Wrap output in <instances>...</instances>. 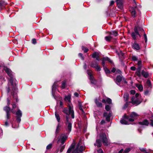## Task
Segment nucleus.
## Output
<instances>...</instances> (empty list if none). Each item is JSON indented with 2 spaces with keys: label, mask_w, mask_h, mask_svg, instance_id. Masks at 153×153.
I'll return each instance as SVG.
<instances>
[{
  "label": "nucleus",
  "mask_w": 153,
  "mask_h": 153,
  "mask_svg": "<svg viewBox=\"0 0 153 153\" xmlns=\"http://www.w3.org/2000/svg\"><path fill=\"white\" fill-rule=\"evenodd\" d=\"M105 146H107L110 144L108 138L105 133L102 132L99 134V138L96 139L97 147L99 148L102 146V144Z\"/></svg>",
  "instance_id": "nucleus-1"
},
{
  "label": "nucleus",
  "mask_w": 153,
  "mask_h": 153,
  "mask_svg": "<svg viewBox=\"0 0 153 153\" xmlns=\"http://www.w3.org/2000/svg\"><path fill=\"white\" fill-rule=\"evenodd\" d=\"M68 106V109L67 108H65L62 110V112L66 114V115H69L71 114V118L74 119L75 117L74 112V110H73L72 105V104H69Z\"/></svg>",
  "instance_id": "nucleus-2"
},
{
  "label": "nucleus",
  "mask_w": 153,
  "mask_h": 153,
  "mask_svg": "<svg viewBox=\"0 0 153 153\" xmlns=\"http://www.w3.org/2000/svg\"><path fill=\"white\" fill-rule=\"evenodd\" d=\"M139 115L137 114L134 112H132L131 113L129 114L128 115H127L125 114L123 116V118L128 120L129 122H133L134 121V119L138 117Z\"/></svg>",
  "instance_id": "nucleus-3"
},
{
  "label": "nucleus",
  "mask_w": 153,
  "mask_h": 153,
  "mask_svg": "<svg viewBox=\"0 0 153 153\" xmlns=\"http://www.w3.org/2000/svg\"><path fill=\"white\" fill-rule=\"evenodd\" d=\"M134 32L132 33L131 35L133 38H136L141 37L139 33L140 31L144 32L143 29L140 27H135L134 29Z\"/></svg>",
  "instance_id": "nucleus-4"
},
{
  "label": "nucleus",
  "mask_w": 153,
  "mask_h": 153,
  "mask_svg": "<svg viewBox=\"0 0 153 153\" xmlns=\"http://www.w3.org/2000/svg\"><path fill=\"white\" fill-rule=\"evenodd\" d=\"M16 115V120L17 122V123H20L21 121V117H22V111L18 109L15 113Z\"/></svg>",
  "instance_id": "nucleus-5"
},
{
  "label": "nucleus",
  "mask_w": 153,
  "mask_h": 153,
  "mask_svg": "<svg viewBox=\"0 0 153 153\" xmlns=\"http://www.w3.org/2000/svg\"><path fill=\"white\" fill-rule=\"evenodd\" d=\"M134 2V6H135V7H132L129 8V10L131 13V16H132L135 17V16L136 13V10H137V8L136 4L135 2V0H133Z\"/></svg>",
  "instance_id": "nucleus-6"
},
{
  "label": "nucleus",
  "mask_w": 153,
  "mask_h": 153,
  "mask_svg": "<svg viewBox=\"0 0 153 153\" xmlns=\"http://www.w3.org/2000/svg\"><path fill=\"white\" fill-rule=\"evenodd\" d=\"M4 110L6 112V120H8L10 118V114L9 112L10 111V108L8 106H6L4 108Z\"/></svg>",
  "instance_id": "nucleus-7"
},
{
  "label": "nucleus",
  "mask_w": 153,
  "mask_h": 153,
  "mask_svg": "<svg viewBox=\"0 0 153 153\" xmlns=\"http://www.w3.org/2000/svg\"><path fill=\"white\" fill-rule=\"evenodd\" d=\"M116 1L118 7L120 9H122L124 6V0H116Z\"/></svg>",
  "instance_id": "nucleus-8"
},
{
  "label": "nucleus",
  "mask_w": 153,
  "mask_h": 153,
  "mask_svg": "<svg viewBox=\"0 0 153 153\" xmlns=\"http://www.w3.org/2000/svg\"><path fill=\"white\" fill-rule=\"evenodd\" d=\"M112 115V112L111 111H109V113L107 112H104L103 114V117H106V120L108 122H109L110 121V117Z\"/></svg>",
  "instance_id": "nucleus-9"
},
{
  "label": "nucleus",
  "mask_w": 153,
  "mask_h": 153,
  "mask_svg": "<svg viewBox=\"0 0 153 153\" xmlns=\"http://www.w3.org/2000/svg\"><path fill=\"white\" fill-rule=\"evenodd\" d=\"M4 71H5L6 73L7 74L9 77H13V75L12 74V71L10 69L8 68L7 67V66H4Z\"/></svg>",
  "instance_id": "nucleus-10"
},
{
  "label": "nucleus",
  "mask_w": 153,
  "mask_h": 153,
  "mask_svg": "<svg viewBox=\"0 0 153 153\" xmlns=\"http://www.w3.org/2000/svg\"><path fill=\"white\" fill-rule=\"evenodd\" d=\"M118 35L117 32L115 31H113L110 32V35L109 36H106L105 38H112Z\"/></svg>",
  "instance_id": "nucleus-11"
},
{
  "label": "nucleus",
  "mask_w": 153,
  "mask_h": 153,
  "mask_svg": "<svg viewBox=\"0 0 153 153\" xmlns=\"http://www.w3.org/2000/svg\"><path fill=\"white\" fill-rule=\"evenodd\" d=\"M139 124L145 126H148L149 123V121L146 119L143 120L142 122H140L138 123Z\"/></svg>",
  "instance_id": "nucleus-12"
},
{
  "label": "nucleus",
  "mask_w": 153,
  "mask_h": 153,
  "mask_svg": "<svg viewBox=\"0 0 153 153\" xmlns=\"http://www.w3.org/2000/svg\"><path fill=\"white\" fill-rule=\"evenodd\" d=\"M141 74V76L142 75L145 78H148L149 76L148 72H146L143 70L142 71Z\"/></svg>",
  "instance_id": "nucleus-13"
},
{
  "label": "nucleus",
  "mask_w": 153,
  "mask_h": 153,
  "mask_svg": "<svg viewBox=\"0 0 153 153\" xmlns=\"http://www.w3.org/2000/svg\"><path fill=\"white\" fill-rule=\"evenodd\" d=\"M132 48L136 50L140 49V47L138 43L134 42L132 45Z\"/></svg>",
  "instance_id": "nucleus-14"
},
{
  "label": "nucleus",
  "mask_w": 153,
  "mask_h": 153,
  "mask_svg": "<svg viewBox=\"0 0 153 153\" xmlns=\"http://www.w3.org/2000/svg\"><path fill=\"white\" fill-rule=\"evenodd\" d=\"M129 103H131L133 105H137L140 104L141 102L138 100H136L134 101H129Z\"/></svg>",
  "instance_id": "nucleus-15"
},
{
  "label": "nucleus",
  "mask_w": 153,
  "mask_h": 153,
  "mask_svg": "<svg viewBox=\"0 0 153 153\" xmlns=\"http://www.w3.org/2000/svg\"><path fill=\"white\" fill-rule=\"evenodd\" d=\"M63 120H65V123L66 125H67L68 123H71L69 122V115H63Z\"/></svg>",
  "instance_id": "nucleus-16"
},
{
  "label": "nucleus",
  "mask_w": 153,
  "mask_h": 153,
  "mask_svg": "<svg viewBox=\"0 0 153 153\" xmlns=\"http://www.w3.org/2000/svg\"><path fill=\"white\" fill-rule=\"evenodd\" d=\"M67 138L68 137L65 135H64L60 139L62 145L65 143Z\"/></svg>",
  "instance_id": "nucleus-17"
},
{
  "label": "nucleus",
  "mask_w": 153,
  "mask_h": 153,
  "mask_svg": "<svg viewBox=\"0 0 153 153\" xmlns=\"http://www.w3.org/2000/svg\"><path fill=\"white\" fill-rule=\"evenodd\" d=\"M123 77L122 75H118L116 77V81L118 83L120 82L122 80Z\"/></svg>",
  "instance_id": "nucleus-18"
},
{
  "label": "nucleus",
  "mask_w": 153,
  "mask_h": 153,
  "mask_svg": "<svg viewBox=\"0 0 153 153\" xmlns=\"http://www.w3.org/2000/svg\"><path fill=\"white\" fill-rule=\"evenodd\" d=\"M89 79L91 81V83L94 85H96L97 83V81L94 79V76H91V77L89 78Z\"/></svg>",
  "instance_id": "nucleus-19"
},
{
  "label": "nucleus",
  "mask_w": 153,
  "mask_h": 153,
  "mask_svg": "<svg viewBox=\"0 0 153 153\" xmlns=\"http://www.w3.org/2000/svg\"><path fill=\"white\" fill-rule=\"evenodd\" d=\"M55 115L56 120H57L58 122L59 123V122L61 120L60 117L59 116L58 112L56 111L55 112Z\"/></svg>",
  "instance_id": "nucleus-20"
},
{
  "label": "nucleus",
  "mask_w": 153,
  "mask_h": 153,
  "mask_svg": "<svg viewBox=\"0 0 153 153\" xmlns=\"http://www.w3.org/2000/svg\"><path fill=\"white\" fill-rule=\"evenodd\" d=\"M66 125L67 126L68 132H71L72 129V123H68Z\"/></svg>",
  "instance_id": "nucleus-21"
},
{
  "label": "nucleus",
  "mask_w": 153,
  "mask_h": 153,
  "mask_svg": "<svg viewBox=\"0 0 153 153\" xmlns=\"http://www.w3.org/2000/svg\"><path fill=\"white\" fill-rule=\"evenodd\" d=\"M98 65V63L96 61L92 62L91 63V66L93 68H95Z\"/></svg>",
  "instance_id": "nucleus-22"
},
{
  "label": "nucleus",
  "mask_w": 153,
  "mask_h": 153,
  "mask_svg": "<svg viewBox=\"0 0 153 153\" xmlns=\"http://www.w3.org/2000/svg\"><path fill=\"white\" fill-rule=\"evenodd\" d=\"M129 94L128 93H126L124 94V98L125 101H128L129 99Z\"/></svg>",
  "instance_id": "nucleus-23"
},
{
  "label": "nucleus",
  "mask_w": 153,
  "mask_h": 153,
  "mask_svg": "<svg viewBox=\"0 0 153 153\" xmlns=\"http://www.w3.org/2000/svg\"><path fill=\"white\" fill-rule=\"evenodd\" d=\"M71 94H68L67 96H65L64 98V100L66 101L67 100L69 102H71Z\"/></svg>",
  "instance_id": "nucleus-24"
},
{
  "label": "nucleus",
  "mask_w": 153,
  "mask_h": 153,
  "mask_svg": "<svg viewBox=\"0 0 153 153\" xmlns=\"http://www.w3.org/2000/svg\"><path fill=\"white\" fill-rule=\"evenodd\" d=\"M141 70L138 69L137 68L136 69V71L135 72V74H136L137 76H138L139 77H140L141 76Z\"/></svg>",
  "instance_id": "nucleus-25"
},
{
  "label": "nucleus",
  "mask_w": 153,
  "mask_h": 153,
  "mask_svg": "<svg viewBox=\"0 0 153 153\" xmlns=\"http://www.w3.org/2000/svg\"><path fill=\"white\" fill-rule=\"evenodd\" d=\"M103 68L104 71L106 75H108V74L111 73V71H110L107 67H103Z\"/></svg>",
  "instance_id": "nucleus-26"
},
{
  "label": "nucleus",
  "mask_w": 153,
  "mask_h": 153,
  "mask_svg": "<svg viewBox=\"0 0 153 153\" xmlns=\"http://www.w3.org/2000/svg\"><path fill=\"white\" fill-rule=\"evenodd\" d=\"M57 83L56 82H55L53 85L52 87V95L53 96L54 95V94L53 93V91L55 90L56 88V85Z\"/></svg>",
  "instance_id": "nucleus-27"
},
{
  "label": "nucleus",
  "mask_w": 153,
  "mask_h": 153,
  "mask_svg": "<svg viewBox=\"0 0 153 153\" xmlns=\"http://www.w3.org/2000/svg\"><path fill=\"white\" fill-rule=\"evenodd\" d=\"M61 126L60 125V124L59 123L58 124V125L57 126V127H56V130L55 133L56 134L59 133V129L61 128Z\"/></svg>",
  "instance_id": "nucleus-28"
},
{
  "label": "nucleus",
  "mask_w": 153,
  "mask_h": 153,
  "mask_svg": "<svg viewBox=\"0 0 153 153\" xmlns=\"http://www.w3.org/2000/svg\"><path fill=\"white\" fill-rule=\"evenodd\" d=\"M136 86L140 91H142L143 90V86L142 85H137Z\"/></svg>",
  "instance_id": "nucleus-29"
},
{
  "label": "nucleus",
  "mask_w": 153,
  "mask_h": 153,
  "mask_svg": "<svg viewBox=\"0 0 153 153\" xmlns=\"http://www.w3.org/2000/svg\"><path fill=\"white\" fill-rule=\"evenodd\" d=\"M95 103L97 105V106L99 108H102V104L101 102H99V101L96 100L95 101Z\"/></svg>",
  "instance_id": "nucleus-30"
},
{
  "label": "nucleus",
  "mask_w": 153,
  "mask_h": 153,
  "mask_svg": "<svg viewBox=\"0 0 153 153\" xmlns=\"http://www.w3.org/2000/svg\"><path fill=\"white\" fill-rule=\"evenodd\" d=\"M104 58H105V59L106 61H107L108 62H109L111 64H114V63L109 58H108V57L106 56V57H104Z\"/></svg>",
  "instance_id": "nucleus-31"
},
{
  "label": "nucleus",
  "mask_w": 153,
  "mask_h": 153,
  "mask_svg": "<svg viewBox=\"0 0 153 153\" xmlns=\"http://www.w3.org/2000/svg\"><path fill=\"white\" fill-rule=\"evenodd\" d=\"M98 56H99V53L97 52L93 53L92 55V58L94 59L96 58Z\"/></svg>",
  "instance_id": "nucleus-32"
},
{
  "label": "nucleus",
  "mask_w": 153,
  "mask_h": 153,
  "mask_svg": "<svg viewBox=\"0 0 153 153\" xmlns=\"http://www.w3.org/2000/svg\"><path fill=\"white\" fill-rule=\"evenodd\" d=\"M82 49L84 51V53H87L88 51V48L84 46H82Z\"/></svg>",
  "instance_id": "nucleus-33"
},
{
  "label": "nucleus",
  "mask_w": 153,
  "mask_h": 153,
  "mask_svg": "<svg viewBox=\"0 0 153 153\" xmlns=\"http://www.w3.org/2000/svg\"><path fill=\"white\" fill-rule=\"evenodd\" d=\"M66 82L65 81H62L61 85V88L62 89H64L66 86Z\"/></svg>",
  "instance_id": "nucleus-34"
},
{
  "label": "nucleus",
  "mask_w": 153,
  "mask_h": 153,
  "mask_svg": "<svg viewBox=\"0 0 153 153\" xmlns=\"http://www.w3.org/2000/svg\"><path fill=\"white\" fill-rule=\"evenodd\" d=\"M120 123L122 124L127 125L128 124V122L126 120L122 119L120 120Z\"/></svg>",
  "instance_id": "nucleus-35"
},
{
  "label": "nucleus",
  "mask_w": 153,
  "mask_h": 153,
  "mask_svg": "<svg viewBox=\"0 0 153 153\" xmlns=\"http://www.w3.org/2000/svg\"><path fill=\"white\" fill-rule=\"evenodd\" d=\"M146 84H147V86H148V87L152 88V85L151 81L149 79L147 80V81L146 82Z\"/></svg>",
  "instance_id": "nucleus-36"
},
{
  "label": "nucleus",
  "mask_w": 153,
  "mask_h": 153,
  "mask_svg": "<svg viewBox=\"0 0 153 153\" xmlns=\"http://www.w3.org/2000/svg\"><path fill=\"white\" fill-rule=\"evenodd\" d=\"M102 65L103 67H105V62L106 61V60L104 57L102 59Z\"/></svg>",
  "instance_id": "nucleus-37"
},
{
  "label": "nucleus",
  "mask_w": 153,
  "mask_h": 153,
  "mask_svg": "<svg viewBox=\"0 0 153 153\" xmlns=\"http://www.w3.org/2000/svg\"><path fill=\"white\" fill-rule=\"evenodd\" d=\"M106 102H107L109 105L111 104H112V100L110 98H107L106 99Z\"/></svg>",
  "instance_id": "nucleus-38"
},
{
  "label": "nucleus",
  "mask_w": 153,
  "mask_h": 153,
  "mask_svg": "<svg viewBox=\"0 0 153 153\" xmlns=\"http://www.w3.org/2000/svg\"><path fill=\"white\" fill-rule=\"evenodd\" d=\"M126 103L124 105V107H123V108L124 109H125L126 108L128 107L129 105L128 103L129 102L128 101H125Z\"/></svg>",
  "instance_id": "nucleus-39"
},
{
  "label": "nucleus",
  "mask_w": 153,
  "mask_h": 153,
  "mask_svg": "<svg viewBox=\"0 0 153 153\" xmlns=\"http://www.w3.org/2000/svg\"><path fill=\"white\" fill-rule=\"evenodd\" d=\"M105 109L107 111H109L111 109V108L109 105H105Z\"/></svg>",
  "instance_id": "nucleus-40"
},
{
  "label": "nucleus",
  "mask_w": 153,
  "mask_h": 153,
  "mask_svg": "<svg viewBox=\"0 0 153 153\" xmlns=\"http://www.w3.org/2000/svg\"><path fill=\"white\" fill-rule=\"evenodd\" d=\"M52 144H49L46 147V149L47 150L51 149L52 147Z\"/></svg>",
  "instance_id": "nucleus-41"
},
{
  "label": "nucleus",
  "mask_w": 153,
  "mask_h": 153,
  "mask_svg": "<svg viewBox=\"0 0 153 153\" xmlns=\"http://www.w3.org/2000/svg\"><path fill=\"white\" fill-rule=\"evenodd\" d=\"M131 59L133 61H137L138 60V59L135 56H132Z\"/></svg>",
  "instance_id": "nucleus-42"
},
{
  "label": "nucleus",
  "mask_w": 153,
  "mask_h": 153,
  "mask_svg": "<svg viewBox=\"0 0 153 153\" xmlns=\"http://www.w3.org/2000/svg\"><path fill=\"white\" fill-rule=\"evenodd\" d=\"M62 144L60 145V146H61V147H60V152L61 153L63 150H64V149L65 148V145H64V146H62Z\"/></svg>",
  "instance_id": "nucleus-43"
},
{
  "label": "nucleus",
  "mask_w": 153,
  "mask_h": 153,
  "mask_svg": "<svg viewBox=\"0 0 153 153\" xmlns=\"http://www.w3.org/2000/svg\"><path fill=\"white\" fill-rule=\"evenodd\" d=\"M11 95H12L13 97V98H16V97H17L16 94H15L14 91H12L11 92Z\"/></svg>",
  "instance_id": "nucleus-44"
},
{
  "label": "nucleus",
  "mask_w": 153,
  "mask_h": 153,
  "mask_svg": "<svg viewBox=\"0 0 153 153\" xmlns=\"http://www.w3.org/2000/svg\"><path fill=\"white\" fill-rule=\"evenodd\" d=\"M131 150L130 148H128L126 149L125 150H124L123 153H128V152Z\"/></svg>",
  "instance_id": "nucleus-45"
},
{
  "label": "nucleus",
  "mask_w": 153,
  "mask_h": 153,
  "mask_svg": "<svg viewBox=\"0 0 153 153\" xmlns=\"http://www.w3.org/2000/svg\"><path fill=\"white\" fill-rule=\"evenodd\" d=\"M78 56L82 60H84V57L83 56L82 54L81 53H79L78 54Z\"/></svg>",
  "instance_id": "nucleus-46"
},
{
  "label": "nucleus",
  "mask_w": 153,
  "mask_h": 153,
  "mask_svg": "<svg viewBox=\"0 0 153 153\" xmlns=\"http://www.w3.org/2000/svg\"><path fill=\"white\" fill-rule=\"evenodd\" d=\"M140 150L142 152H144L146 153H149V152H147L146 151V149L145 148H142L140 149Z\"/></svg>",
  "instance_id": "nucleus-47"
},
{
  "label": "nucleus",
  "mask_w": 153,
  "mask_h": 153,
  "mask_svg": "<svg viewBox=\"0 0 153 153\" xmlns=\"http://www.w3.org/2000/svg\"><path fill=\"white\" fill-rule=\"evenodd\" d=\"M7 4L6 3H5L4 2V1H0V7L1 6H3L4 5H6ZM1 8V7H0V8Z\"/></svg>",
  "instance_id": "nucleus-48"
},
{
  "label": "nucleus",
  "mask_w": 153,
  "mask_h": 153,
  "mask_svg": "<svg viewBox=\"0 0 153 153\" xmlns=\"http://www.w3.org/2000/svg\"><path fill=\"white\" fill-rule=\"evenodd\" d=\"M95 68V69H96V70L97 71H100L101 70V68L100 67V66L98 65L97 66L95 67V68Z\"/></svg>",
  "instance_id": "nucleus-49"
},
{
  "label": "nucleus",
  "mask_w": 153,
  "mask_h": 153,
  "mask_svg": "<svg viewBox=\"0 0 153 153\" xmlns=\"http://www.w3.org/2000/svg\"><path fill=\"white\" fill-rule=\"evenodd\" d=\"M13 77H10V82L12 86L13 85Z\"/></svg>",
  "instance_id": "nucleus-50"
},
{
  "label": "nucleus",
  "mask_w": 153,
  "mask_h": 153,
  "mask_svg": "<svg viewBox=\"0 0 153 153\" xmlns=\"http://www.w3.org/2000/svg\"><path fill=\"white\" fill-rule=\"evenodd\" d=\"M84 150V149H83V148L82 146H80V147H79V152H82Z\"/></svg>",
  "instance_id": "nucleus-51"
},
{
  "label": "nucleus",
  "mask_w": 153,
  "mask_h": 153,
  "mask_svg": "<svg viewBox=\"0 0 153 153\" xmlns=\"http://www.w3.org/2000/svg\"><path fill=\"white\" fill-rule=\"evenodd\" d=\"M130 92L131 94L134 95L135 94L136 91L134 90H132L130 91Z\"/></svg>",
  "instance_id": "nucleus-52"
},
{
  "label": "nucleus",
  "mask_w": 153,
  "mask_h": 153,
  "mask_svg": "<svg viewBox=\"0 0 153 153\" xmlns=\"http://www.w3.org/2000/svg\"><path fill=\"white\" fill-rule=\"evenodd\" d=\"M124 53L123 52H121L120 53V56H122L121 62L123 60V57L124 55Z\"/></svg>",
  "instance_id": "nucleus-53"
},
{
  "label": "nucleus",
  "mask_w": 153,
  "mask_h": 153,
  "mask_svg": "<svg viewBox=\"0 0 153 153\" xmlns=\"http://www.w3.org/2000/svg\"><path fill=\"white\" fill-rule=\"evenodd\" d=\"M32 43L33 44H35L37 43L36 39H32L31 40Z\"/></svg>",
  "instance_id": "nucleus-54"
},
{
  "label": "nucleus",
  "mask_w": 153,
  "mask_h": 153,
  "mask_svg": "<svg viewBox=\"0 0 153 153\" xmlns=\"http://www.w3.org/2000/svg\"><path fill=\"white\" fill-rule=\"evenodd\" d=\"M98 153H104V152L103 151V150L101 148H100L97 151Z\"/></svg>",
  "instance_id": "nucleus-55"
},
{
  "label": "nucleus",
  "mask_w": 153,
  "mask_h": 153,
  "mask_svg": "<svg viewBox=\"0 0 153 153\" xmlns=\"http://www.w3.org/2000/svg\"><path fill=\"white\" fill-rule=\"evenodd\" d=\"M116 73L118 74H121L122 73V71L119 69H117L116 70Z\"/></svg>",
  "instance_id": "nucleus-56"
},
{
  "label": "nucleus",
  "mask_w": 153,
  "mask_h": 153,
  "mask_svg": "<svg viewBox=\"0 0 153 153\" xmlns=\"http://www.w3.org/2000/svg\"><path fill=\"white\" fill-rule=\"evenodd\" d=\"M150 121H151V122H150L149 124H150V126L153 127V120L150 119Z\"/></svg>",
  "instance_id": "nucleus-57"
},
{
  "label": "nucleus",
  "mask_w": 153,
  "mask_h": 153,
  "mask_svg": "<svg viewBox=\"0 0 153 153\" xmlns=\"http://www.w3.org/2000/svg\"><path fill=\"white\" fill-rule=\"evenodd\" d=\"M75 143H72V144H71V146H70L69 147H71L73 149H74L75 147Z\"/></svg>",
  "instance_id": "nucleus-58"
},
{
  "label": "nucleus",
  "mask_w": 153,
  "mask_h": 153,
  "mask_svg": "<svg viewBox=\"0 0 153 153\" xmlns=\"http://www.w3.org/2000/svg\"><path fill=\"white\" fill-rule=\"evenodd\" d=\"M78 108H79V110H80L81 111H82V114L85 113L84 111L83 110V109L82 108V107H78Z\"/></svg>",
  "instance_id": "nucleus-59"
},
{
  "label": "nucleus",
  "mask_w": 153,
  "mask_h": 153,
  "mask_svg": "<svg viewBox=\"0 0 153 153\" xmlns=\"http://www.w3.org/2000/svg\"><path fill=\"white\" fill-rule=\"evenodd\" d=\"M116 69L115 68H112L111 71V72L113 73H114L116 71Z\"/></svg>",
  "instance_id": "nucleus-60"
},
{
  "label": "nucleus",
  "mask_w": 153,
  "mask_h": 153,
  "mask_svg": "<svg viewBox=\"0 0 153 153\" xmlns=\"http://www.w3.org/2000/svg\"><path fill=\"white\" fill-rule=\"evenodd\" d=\"M136 69V68L134 66H132L131 68V70L132 71H135Z\"/></svg>",
  "instance_id": "nucleus-61"
},
{
  "label": "nucleus",
  "mask_w": 153,
  "mask_h": 153,
  "mask_svg": "<svg viewBox=\"0 0 153 153\" xmlns=\"http://www.w3.org/2000/svg\"><path fill=\"white\" fill-rule=\"evenodd\" d=\"M12 42L16 44L17 43V40L16 39H14L13 40Z\"/></svg>",
  "instance_id": "nucleus-62"
},
{
  "label": "nucleus",
  "mask_w": 153,
  "mask_h": 153,
  "mask_svg": "<svg viewBox=\"0 0 153 153\" xmlns=\"http://www.w3.org/2000/svg\"><path fill=\"white\" fill-rule=\"evenodd\" d=\"M137 65H138V66H141L142 61L140 60L138 62Z\"/></svg>",
  "instance_id": "nucleus-63"
},
{
  "label": "nucleus",
  "mask_w": 153,
  "mask_h": 153,
  "mask_svg": "<svg viewBox=\"0 0 153 153\" xmlns=\"http://www.w3.org/2000/svg\"><path fill=\"white\" fill-rule=\"evenodd\" d=\"M71 153H79V151L77 150H73Z\"/></svg>",
  "instance_id": "nucleus-64"
}]
</instances>
